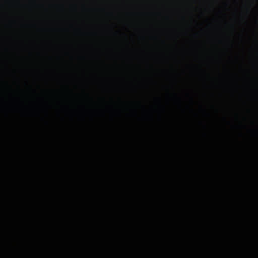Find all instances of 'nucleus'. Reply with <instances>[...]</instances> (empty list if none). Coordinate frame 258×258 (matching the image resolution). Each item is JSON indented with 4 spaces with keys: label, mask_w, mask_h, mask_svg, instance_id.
Masks as SVG:
<instances>
[{
    "label": "nucleus",
    "mask_w": 258,
    "mask_h": 258,
    "mask_svg": "<svg viewBox=\"0 0 258 258\" xmlns=\"http://www.w3.org/2000/svg\"><path fill=\"white\" fill-rule=\"evenodd\" d=\"M69 180V176L63 170H60L59 181L61 182H66Z\"/></svg>",
    "instance_id": "nucleus-1"
},
{
    "label": "nucleus",
    "mask_w": 258,
    "mask_h": 258,
    "mask_svg": "<svg viewBox=\"0 0 258 258\" xmlns=\"http://www.w3.org/2000/svg\"><path fill=\"white\" fill-rule=\"evenodd\" d=\"M35 178V173L34 172L32 173L31 174H30L29 177H28V180L30 181H32L34 180Z\"/></svg>",
    "instance_id": "nucleus-2"
}]
</instances>
